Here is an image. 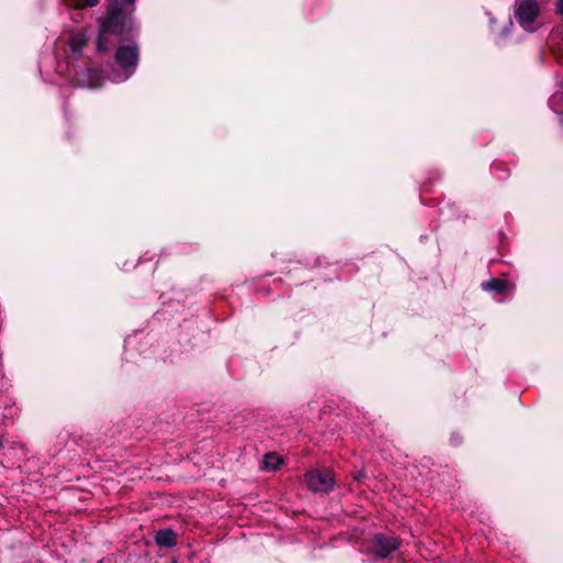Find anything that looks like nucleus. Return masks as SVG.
<instances>
[{
	"mask_svg": "<svg viewBox=\"0 0 563 563\" xmlns=\"http://www.w3.org/2000/svg\"><path fill=\"white\" fill-rule=\"evenodd\" d=\"M135 0H113L106 18L99 19V35L97 49L107 52L111 43H108L109 35L122 36L128 31L130 16L124 12V8L133 5Z\"/></svg>",
	"mask_w": 563,
	"mask_h": 563,
	"instance_id": "nucleus-1",
	"label": "nucleus"
},
{
	"mask_svg": "<svg viewBox=\"0 0 563 563\" xmlns=\"http://www.w3.org/2000/svg\"><path fill=\"white\" fill-rule=\"evenodd\" d=\"M305 483L313 493L329 494L335 485L334 473L328 467L311 468L305 473Z\"/></svg>",
	"mask_w": 563,
	"mask_h": 563,
	"instance_id": "nucleus-2",
	"label": "nucleus"
},
{
	"mask_svg": "<svg viewBox=\"0 0 563 563\" xmlns=\"http://www.w3.org/2000/svg\"><path fill=\"white\" fill-rule=\"evenodd\" d=\"M540 14V5L536 0H517L515 16L518 23L529 32L539 27L537 22Z\"/></svg>",
	"mask_w": 563,
	"mask_h": 563,
	"instance_id": "nucleus-3",
	"label": "nucleus"
},
{
	"mask_svg": "<svg viewBox=\"0 0 563 563\" xmlns=\"http://www.w3.org/2000/svg\"><path fill=\"white\" fill-rule=\"evenodd\" d=\"M59 77L78 88L98 89L103 85V73H56Z\"/></svg>",
	"mask_w": 563,
	"mask_h": 563,
	"instance_id": "nucleus-4",
	"label": "nucleus"
},
{
	"mask_svg": "<svg viewBox=\"0 0 563 563\" xmlns=\"http://www.w3.org/2000/svg\"><path fill=\"white\" fill-rule=\"evenodd\" d=\"M401 541L397 537L376 533L371 540L369 550L378 559L388 558L400 548Z\"/></svg>",
	"mask_w": 563,
	"mask_h": 563,
	"instance_id": "nucleus-5",
	"label": "nucleus"
},
{
	"mask_svg": "<svg viewBox=\"0 0 563 563\" xmlns=\"http://www.w3.org/2000/svg\"><path fill=\"white\" fill-rule=\"evenodd\" d=\"M117 63L123 68H134L139 60V47L136 45H122L115 53Z\"/></svg>",
	"mask_w": 563,
	"mask_h": 563,
	"instance_id": "nucleus-6",
	"label": "nucleus"
},
{
	"mask_svg": "<svg viewBox=\"0 0 563 563\" xmlns=\"http://www.w3.org/2000/svg\"><path fill=\"white\" fill-rule=\"evenodd\" d=\"M88 36L86 32L78 31L73 33L68 41L69 53L73 59H78L81 56L84 47L87 45Z\"/></svg>",
	"mask_w": 563,
	"mask_h": 563,
	"instance_id": "nucleus-7",
	"label": "nucleus"
},
{
	"mask_svg": "<svg viewBox=\"0 0 563 563\" xmlns=\"http://www.w3.org/2000/svg\"><path fill=\"white\" fill-rule=\"evenodd\" d=\"M155 542L161 548H173L177 544V533L170 529H161L155 534Z\"/></svg>",
	"mask_w": 563,
	"mask_h": 563,
	"instance_id": "nucleus-8",
	"label": "nucleus"
},
{
	"mask_svg": "<svg viewBox=\"0 0 563 563\" xmlns=\"http://www.w3.org/2000/svg\"><path fill=\"white\" fill-rule=\"evenodd\" d=\"M482 287L484 290L498 294V295H506L509 290V283L504 279L499 278H492L485 283L482 284Z\"/></svg>",
	"mask_w": 563,
	"mask_h": 563,
	"instance_id": "nucleus-9",
	"label": "nucleus"
},
{
	"mask_svg": "<svg viewBox=\"0 0 563 563\" xmlns=\"http://www.w3.org/2000/svg\"><path fill=\"white\" fill-rule=\"evenodd\" d=\"M284 463V460L276 452H268L263 459V468L266 471H276Z\"/></svg>",
	"mask_w": 563,
	"mask_h": 563,
	"instance_id": "nucleus-10",
	"label": "nucleus"
},
{
	"mask_svg": "<svg viewBox=\"0 0 563 563\" xmlns=\"http://www.w3.org/2000/svg\"><path fill=\"white\" fill-rule=\"evenodd\" d=\"M99 0H68V5L74 9H84L87 7H96Z\"/></svg>",
	"mask_w": 563,
	"mask_h": 563,
	"instance_id": "nucleus-11",
	"label": "nucleus"
},
{
	"mask_svg": "<svg viewBox=\"0 0 563 563\" xmlns=\"http://www.w3.org/2000/svg\"><path fill=\"white\" fill-rule=\"evenodd\" d=\"M352 476H353L354 481H356L360 484H363L364 481L368 477L365 470H358V471L352 473Z\"/></svg>",
	"mask_w": 563,
	"mask_h": 563,
	"instance_id": "nucleus-12",
	"label": "nucleus"
},
{
	"mask_svg": "<svg viewBox=\"0 0 563 563\" xmlns=\"http://www.w3.org/2000/svg\"><path fill=\"white\" fill-rule=\"evenodd\" d=\"M556 10L560 14L563 15V0H558Z\"/></svg>",
	"mask_w": 563,
	"mask_h": 563,
	"instance_id": "nucleus-13",
	"label": "nucleus"
},
{
	"mask_svg": "<svg viewBox=\"0 0 563 563\" xmlns=\"http://www.w3.org/2000/svg\"><path fill=\"white\" fill-rule=\"evenodd\" d=\"M120 80H126L129 78V73H115Z\"/></svg>",
	"mask_w": 563,
	"mask_h": 563,
	"instance_id": "nucleus-14",
	"label": "nucleus"
},
{
	"mask_svg": "<svg viewBox=\"0 0 563 563\" xmlns=\"http://www.w3.org/2000/svg\"><path fill=\"white\" fill-rule=\"evenodd\" d=\"M3 448V442L2 440L0 439V450Z\"/></svg>",
	"mask_w": 563,
	"mask_h": 563,
	"instance_id": "nucleus-15",
	"label": "nucleus"
}]
</instances>
